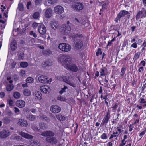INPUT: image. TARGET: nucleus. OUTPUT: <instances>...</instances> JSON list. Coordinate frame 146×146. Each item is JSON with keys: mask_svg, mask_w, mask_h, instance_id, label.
Listing matches in <instances>:
<instances>
[{"mask_svg": "<svg viewBox=\"0 0 146 146\" xmlns=\"http://www.w3.org/2000/svg\"><path fill=\"white\" fill-rule=\"evenodd\" d=\"M126 70V68L124 67H123L121 68V76H123Z\"/></svg>", "mask_w": 146, "mask_h": 146, "instance_id": "obj_43", "label": "nucleus"}, {"mask_svg": "<svg viewBox=\"0 0 146 146\" xmlns=\"http://www.w3.org/2000/svg\"><path fill=\"white\" fill-rule=\"evenodd\" d=\"M10 131L8 130H3L0 132V137L5 138L9 135Z\"/></svg>", "mask_w": 146, "mask_h": 146, "instance_id": "obj_9", "label": "nucleus"}, {"mask_svg": "<svg viewBox=\"0 0 146 146\" xmlns=\"http://www.w3.org/2000/svg\"><path fill=\"white\" fill-rule=\"evenodd\" d=\"M41 109L37 108H33L30 110V111L33 113H38L40 112Z\"/></svg>", "mask_w": 146, "mask_h": 146, "instance_id": "obj_25", "label": "nucleus"}, {"mask_svg": "<svg viewBox=\"0 0 146 146\" xmlns=\"http://www.w3.org/2000/svg\"><path fill=\"white\" fill-rule=\"evenodd\" d=\"M101 49L100 48H98L97 50V51L96 52V55L97 56H98L99 54L101 55L102 54V52L101 51Z\"/></svg>", "mask_w": 146, "mask_h": 146, "instance_id": "obj_49", "label": "nucleus"}, {"mask_svg": "<svg viewBox=\"0 0 146 146\" xmlns=\"http://www.w3.org/2000/svg\"><path fill=\"white\" fill-rule=\"evenodd\" d=\"M60 49L62 51L67 52L70 50L71 47L68 44L62 43L60 44L58 46Z\"/></svg>", "mask_w": 146, "mask_h": 146, "instance_id": "obj_4", "label": "nucleus"}, {"mask_svg": "<svg viewBox=\"0 0 146 146\" xmlns=\"http://www.w3.org/2000/svg\"><path fill=\"white\" fill-rule=\"evenodd\" d=\"M131 47H133L135 48H136L137 47V44L136 42L133 43L131 46Z\"/></svg>", "mask_w": 146, "mask_h": 146, "instance_id": "obj_57", "label": "nucleus"}, {"mask_svg": "<svg viewBox=\"0 0 146 146\" xmlns=\"http://www.w3.org/2000/svg\"><path fill=\"white\" fill-rule=\"evenodd\" d=\"M48 77L47 76L44 75H41L38 78L39 81L41 83H45L47 82L49 83L50 81L48 80H47Z\"/></svg>", "mask_w": 146, "mask_h": 146, "instance_id": "obj_10", "label": "nucleus"}, {"mask_svg": "<svg viewBox=\"0 0 146 146\" xmlns=\"http://www.w3.org/2000/svg\"><path fill=\"white\" fill-rule=\"evenodd\" d=\"M117 105L116 104H115L112 107V108L113 109V112H115V111L116 109L117 108Z\"/></svg>", "mask_w": 146, "mask_h": 146, "instance_id": "obj_55", "label": "nucleus"}, {"mask_svg": "<svg viewBox=\"0 0 146 146\" xmlns=\"http://www.w3.org/2000/svg\"><path fill=\"white\" fill-rule=\"evenodd\" d=\"M31 1H29L27 3V7L28 9H29V6L31 5Z\"/></svg>", "mask_w": 146, "mask_h": 146, "instance_id": "obj_59", "label": "nucleus"}, {"mask_svg": "<svg viewBox=\"0 0 146 146\" xmlns=\"http://www.w3.org/2000/svg\"><path fill=\"white\" fill-rule=\"evenodd\" d=\"M31 128L34 131H37L38 130V128L37 126L34 124L33 125L31 126Z\"/></svg>", "mask_w": 146, "mask_h": 146, "instance_id": "obj_50", "label": "nucleus"}, {"mask_svg": "<svg viewBox=\"0 0 146 146\" xmlns=\"http://www.w3.org/2000/svg\"><path fill=\"white\" fill-rule=\"evenodd\" d=\"M5 123H10V120L7 118H5L4 119Z\"/></svg>", "mask_w": 146, "mask_h": 146, "instance_id": "obj_60", "label": "nucleus"}, {"mask_svg": "<svg viewBox=\"0 0 146 146\" xmlns=\"http://www.w3.org/2000/svg\"><path fill=\"white\" fill-rule=\"evenodd\" d=\"M66 68L69 69L73 72H76L78 70V68L77 66L75 64H69V67H66Z\"/></svg>", "mask_w": 146, "mask_h": 146, "instance_id": "obj_16", "label": "nucleus"}, {"mask_svg": "<svg viewBox=\"0 0 146 146\" xmlns=\"http://www.w3.org/2000/svg\"><path fill=\"white\" fill-rule=\"evenodd\" d=\"M54 11L55 13L60 15L64 12V9L61 6L57 5L54 7Z\"/></svg>", "mask_w": 146, "mask_h": 146, "instance_id": "obj_8", "label": "nucleus"}, {"mask_svg": "<svg viewBox=\"0 0 146 146\" xmlns=\"http://www.w3.org/2000/svg\"><path fill=\"white\" fill-rule=\"evenodd\" d=\"M40 24L37 23H34L32 24V27L34 28L35 29L36 27H37L38 26H39V25Z\"/></svg>", "mask_w": 146, "mask_h": 146, "instance_id": "obj_52", "label": "nucleus"}, {"mask_svg": "<svg viewBox=\"0 0 146 146\" xmlns=\"http://www.w3.org/2000/svg\"><path fill=\"white\" fill-rule=\"evenodd\" d=\"M7 103L9 104L10 106H13V101L11 99H9L7 100Z\"/></svg>", "mask_w": 146, "mask_h": 146, "instance_id": "obj_46", "label": "nucleus"}, {"mask_svg": "<svg viewBox=\"0 0 146 146\" xmlns=\"http://www.w3.org/2000/svg\"><path fill=\"white\" fill-rule=\"evenodd\" d=\"M58 61L65 68L69 67V64L72 62L71 58L68 56H62L59 58Z\"/></svg>", "mask_w": 146, "mask_h": 146, "instance_id": "obj_2", "label": "nucleus"}, {"mask_svg": "<svg viewBox=\"0 0 146 146\" xmlns=\"http://www.w3.org/2000/svg\"><path fill=\"white\" fill-rule=\"evenodd\" d=\"M24 95L26 96H30L31 94L30 91L27 89H25L23 92Z\"/></svg>", "mask_w": 146, "mask_h": 146, "instance_id": "obj_32", "label": "nucleus"}, {"mask_svg": "<svg viewBox=\"0 0 146 146\" xmlns=\"http://www.w3.org/2000/svg\"><path fill=\"white\" fill-rule=\"evenodd\" d=\"M40 91L46 94L47 92H49L50 87L49 86L45 85H43L40 88Z\"/></svg>", "mask_w": 146, "mask_h": 146, "instance_id": "obj_13", "label": "nucleus"}, {"mask_svg": "<svg viewBox=\"0 0 146 146\" xmlns=\"http://www.w3.org/2000/svg\"><path fill=\"white\" fill-rule=\"evenodd\" d=\"M146 103V101L144 99L142 98L141 99V101L140 102V103Z\"/></svg>", "mask_w": 146, "mask_h": 146, "instance_id": "obj_63", "label": "nucleus"}, {"mask_svg": "<svg viewBox=\"0 0 146 146\" xmlns=\"http://www.w3.org/2000/svg\"><path fill=\"white\" fill-rule=\"evenodd\" d=\"M16 103L17 106L20 108L24 107L25 105V102L21 100H17Z\"/></svg>", "mask_w": 146, "mask_h": 146, "instance_id": "obj_15", "label": "nucleus"}, {"mask_svg": "<svg viewBox=\"0 0 146 146\" xmlns=\"http://www.w3.org/2000/svg\"><path fill=\"white\" fill-rule=\"evenodd\" d=\"M62 78L63 80V81L66 83H67V82L70 79L68 78H67L66 76H63L62 77Z\"/></svg>", "mask_w": 146, "mask_h": 146, "instance_id": "obj_51", "label": "nucleus"}, {"mask_svg": "<svg viewBox=\"0 0 146 146\" xmlns=\"http://www.w3.org/2000/svg\"><path fill=\"white\" fill-rule=\"evenodd\" d=\"M20 134L23 137L27 139H31L33 138L32 136L23 132L20 133Z\"/></svg>", "mask_w": 146, "mask_h": 146, "instance_id": "obj_22", "label": "nucleus"}, {"mask_svg": "<svg viewBox=\"0 0 146 146\" xmlns=\"http://www.w3.org/2000/svg\"><path fill=\"white\" fill-rule=\"evenodd\" d=\"M40 128L43 129H44L48 128V126L46 124L44 123L41 122L39 123Z\"/></svg>", "mask_w": 146, "mask_h": 146, "instance_id": "obj_31", "label": "nucleus"}, {"mask_svg": "<svg viewBox=\"0 0 146 146\" xmlns=\"http://www.w3.org/2000/svg\"><path fill=\"white\" fill-rule=\"evenodd\" d=\"M18 123L22 127H25L28 125L27 121L24 119H19L18 121Z\"/></svg>", "mask_w": 146, "mask_h": 146, "instance_id": "obj_20", "label": "nucleus"}, {"mask_svg": "<svg viewBox=\"0 0 146 146\" xmlns=\"http://www.w3.org/2000/svg\"><path fill=\"white\" fill-rule=\"evenodd\" d=\"M110 117V113L109 110L107 112L106 115L103 118L100 125L101 127L106 125Z\"/></svg>", "mask_w": 146, "mask_h": 146, "instance_id": "obj_5", "label": "nucleus"}, {"mask_svg": "<svg viewBox=\"0 0 146 146\" xmlns=\"http://www.w3.org/2000/svg\"><path fill=\"white\" fill-rule=\"evenodd\" d=\"M106 68H104L103 69H101L100 71V76H104L105 75V71Z\"/></svg>", "mask_w": 146, "mask_h": 146, "instance_id": "obj_39", "label": "nucleus"}, {"mask_svg": "<svg viewBox=\"0 0 146 146\" xmlns=\"http://www.w3.org/2000/svg\"><path fill=\"white\" fill-rule=\"evenodd\" d=\"M16 63L15 62H13L11 64V66L12 68H14L15 67Z\"/></svg>", "mask_w": 146, "mask_h": 146, "instance_id": "obj_58", "label": "nucleus"}, {"mask_svg": "<svg viewBox=\"0 0 146 146\" xmlns=\"http://www.w3.org/2000/svg\"><path fill=\"white\" fill-rule=\"evenodd\" d=\"M143 10L139 11L136 15V19L145 18L146 17V10L144 8H142Z\"/></svg>", "mask_w": 146, "mask_h": 146, "instance_id": "obj_6", "label": "nucleus"}, {"mask_svg": "<svg viewBox=\"0 0 146 146\" xmlns=\"http://www.w3.org/2000/svg\"><path fill=\"white\" fill-rule=\"evenodd\" d=\"M42 53L43 54L45 55L49 56L52 54V52L50 50L48 49L42 51Z\"/></svg>", "mask_w": 146, "mask_h": 146, "instance_id": "obj_29", "label": "nucleus"}, {"mask_svg": "<svg viewBox=\"0 0 146 146\" xmlns=\"http://www.w3.org/2000/svg\"><path fill=\"white\" fill-rule=\"evenodd\" d=\"M27 119L31 121H33L36 119V117L32 114L29 115L26 117Z\"/></svg>", "mask_w": 146, "mask_h": 146, "instance_id": "obj_27", "label": "nucleus"}, {"mask_svg": "<svg viewBox=\"0 0 146 146\" xmlns=\"http://www.w3.org/2000/svg\"><path fill=\"white\" fill-rule=\"evenodd\" d=\"M33 79L31 77H28L26 79L27 82L32 83L33 82Z\"/></svg>", "mask_w": 146, "mask_h": 146, "instance_id": "obj_37", "label": "nucleus"}, {"mask_svg": "<svg viewBox=\"0 0 146 146\" xmlns=\"http://www.w3.org/2000/svg\"><path fill=\"white\" fill-rule=\"evenodd\" d=\"M145 132H146V130H144V131H143L142 132H141V133H140L139 135V136L140 137H141L140 139V140L141 139L142 137L145 134Z\"/></svg>", "mask_w": 146, "mask_h": 146, "instance_id": "obj_56", "label": "nucleus"}, {"mask_svg": "<svg viewBox=\"0 0 146 146\" xmlns=\"http://www.w3.org/2000/svg\"><path fill=\"white\" fill-rule=\"evenodd\" d=\"M30 34L31 35H33V37L35 38L37 37V35L36 34V33L34 32L33 31H31L30 32Z\"/></svg>", "mask_w": 146, "mask_h": 146, "instance_id": "obj_47", "label": "nucleus"}, {"mask_svg": "<svg viewBox=\"0 0 146 146\" xmlns=\"http://www.w3.org/2000/svg\"><path fill=\"white\" fill-rule=\"evenodd\" d=\"M38 30L39 33L42 35H44L46 32V29L44 25H40L38 27Z\"/></svg>", "mask_w": 146, "mask_h": 146, "instance_id": "obj_14", "label": "nucleus"}, {"mask_svg": "<svg viewBox=\"0 0 146 146\" xmlns=\"http://www.w3.org/2000/svg\"><path fill=\"white\" fill-rule=\"evenodd\" d=\"M33 96L36 99L40 100L42 98V94L38 91L36 92L34 94Z\"/></svg>", "mask_w": 146, "mask_h": 146, "instance_id": "obj_23", "label": "nucleus"}, {"mask_svg": "<svg viewBox=\"0 0 146 146\" xmlns=\"http://www.w3.org/2000/svg\"><path fill=\"white\" fill-rule=\"evenodd\" d=\"M13 85L11 84L8 85L6 87V89L7 91H11L13 89Z\"/></svg>", "mask_w": 146, "mask_h": 146, "instance_id": "obj_34", "label": "nucleus"}, {"mask_svg": "<svg viewBox=\"0 0 146 146\" xmlns=\"http://www.w3.org/2000/svg\"><path fill=\"white\" fill-rule=\"evenodd\" d=\"M71 30V28L69 25H67L63 26L62 30V32L65 35H66Z\"/></svg>", "mask_w": 146, "mask_h": 146, "instance_id": "obj_12", "label": "nucleus"}, {"mask_svg": "<svg viewBox=\"0 0 146 146\" xmlns=\"http://www.w3.org/2000/svg\"><path fill=\"white\" fill-rule=\"evenodd\" d=\"M24 54H20L18 58L20 60H23L24 58Z\"/></svg>", "mask_w": 146, "mask_h": 146, "instance_id": "obj_53", "label": "nucleus"}, {"mask_svg": "<svg viewBox=\"0 0 146 146\" xmlns=\"http://www.w3.org/2000/svg\"><path fill=\"white\" fill-rule=\"evenodd\" d=\"M129 14L130 13L128 11L123 10L121 11L118 15L119 16V18H121L127 15L128 17V18H129L130 16Z\"/></svg>", "mask_w": 146, "mask_h": 146, "instance_id": "obj_17", "label": "nucleus"}, {"mask_svg": "<svg viewBox=\"0 0 146 146\" xmlns=\"http://www.w3.org/2000/svg\"><path fill=\"white\" fill-rule=\"evenodd\" d=\"M52 10L50 8L47 9L45 11V15L47 18H50L52 15Z\"/></svg>", "mask_w": 146, "mask_h": 146, "instance_id": "obj_24", "label": "nucleus"}, {"mask_svg": "<svg viewBox=\"0 0 146 146\" xmlns=\"http://www.w3.org/2000/svg\"><path fill=\"white\" fill-rule=\"evenodd\" d=\"M140 54V53L139 52L135 53L134 56V59H135L136 60L139 57Z\"/></svg>", "mask_w": 146, "mask_h": 146, "instance_id": "obj_40", "label": "nucleus"}, {"mask_svg": "<svg viewBox=\"0 0 146 146\" xmlns=\"http://www.w3.org/2000/svg\"><path fill=\"white\" fill-rule=\"evenodd\" d=\"M5 95V93L3 92H0V97L1 98H3Z\"/></svg>", "mask_w": 146, "mask_h": 146, "instance_id": "obj_64", "label": "nucleus"}, {"mask_svg": "<svg viewBox=\"0 0 146 146\" xmlns=\"http://www.w3.org/2000/svg\"><path fill=\"white\" fill-rule=\"evenodd\" d=\"M117 137V135H116L115 134H111V136L110 138V139L113 138L114 137Z\"/></svg>", "mask_w": 146, "mask_h": 146, "instance_id": "obj_61", "label": "nucleus"}, {"mask_svg": "<svg viewBox=\"0 0 146 146\" xmlns=\"http://www.w3.org/2000/svg\"><path fill=\"white\" fill-rule=\"evenodd\" d=\"M13 97L16 99L19 98L21 96L20 94L18 92H15L13 93Z\"/></svg>", "mask_w": 146, "mask_h": 146, "instance_id": "obj_33", "label": "nucleus"}, {"mask_svg": "<svg viewBox=\"0 0 146 146\" xmlns=\"http://www.w3.org/2000/svg\"><path fill=\"white\" fill-rule=\"evenodd\" d=\"M39 16L40 13L38 12L34 13L33 15V17L34 18L36 19L38 18Z\"/></svg>", "mask_w": 146, "mask_h": 146, "instance_id": "obj_35", "label": "nucleus"}, {"mask_svg": "<svg viewBox=\"0 0 146 146\" xmlns=\"http://www.w3.org/2000/svg\"><path fill=\"white\" fill-rule=\"evenodd\" d=\"M41 135L43 136L47 137L46 140L47 142L52 144H55L57 143L56 138L53 137L55 135L54 133L50 130H47L41 133Z\"/></svg>", "mask_w": 146, "mask_h": 146, "instance_id": "obj_1", "label": "nucleus"}, {"mask_svg": "<svg viewBox=\"0 0 146 146\" xmlns=\"http://www.w3.org/2000/svg\"><path fill=\"white\" fill-rule=\"evenodd\" d=\"M50 25L52 28L54 30L57 29L59 25V24L58 21L55 20L51 21Z\"/></svg>", "mask_w": 146, "mask_h": 146, "instance_id": "obj_18", "label": "nucleus"}, {"mask_svg": "<svg viewBox=\"0 0 146 146\" xmlns=\"http://www.w3.org/2000/svg\"><path fill=\"white\" fill-rule=\"evenodd\" d=\"M14 112L15 113H17V112H19V110L18 109V108L17 107H15L14 108Z\"/></svg>", "mask_w": 146, "mask_h": 146, "instance_id": "obj_62", "label": "nucleus"}, {"mask_svg": "<svg viewBox=\"0 0 146 146\" xmlns=\"http://www.w3.org/2000/svg\"><path fill=\"white\" fill-rule=\"evenodd\" d=\"M67 83L74 88H76V85L74 83V82L70 79L67 82Z\"/></svg>", "mask_w": 146, "mask_h": 146, "instance_id": "obj_30", "label": "nucleus"}, {"mask_svg": "<svg viewBox=\"0 0 146 146\" xmlns=\"http://www.w3.org/2000/svg\"><path fill=\"white\" fill-rule=\"evenodd\" d=\"M48 2L49 4H53L57 2V0H48Z\"/></svg>", "mask_w": 146, "mask_h": 146, "instance_id": "obj_45", "label": "nucleus"}, {"mask_svg": "<svg viewBox=\"0 0 146 146\" xmlns=\"http://www.w3.org/2000/svg\"><path fill=\"white\" fill-rule=\"evenodd\" d=\"M18 8L19 10L23 11V6L22 3H19L18 4Z\"/></svg>", "mask_w": 146, "mask_h": 146, "instance_id": "obj_42", "label": "nucleus"}, {"mask_svg": "<svg viewBox=\"0 0 146 146\" xmlns=\"http://www.w3.org/2000/svg\"><path fill=\"white\" fill-rule=\"evenodd\" d=\"M101 138L103 139H106L107 138L106 134L105 133H103L101 135Z\"/></svg>", "mask_w": 146, "mask_h": 146, "instance_id": "obj_44", "label": "nucleus"}, {"mask_svg": "<svg viewBox=\"0 0 146 146\" xmlns=\"http://www.w3.org/2000/svg\"><path fill=\"white\" fill-rule=\"evenodd\" d=\"M81 21L80 18L78 19L76 18H75L74 20V21L76 25H78L81 22Z\"/></svg>", "mask_w": 146, "mask_h": 146, "instance_id": "obj_36", "label": "nucleus"}, {"mask_svg": "<svg viewBox=\"0 0 146 146\" xmlns=\"http://www.w3.org/2000/svg\"><path fill=\"white\" fill-rule=\"evenodd\" d=\"M72 7L76 10H81L83 9V5L82 3H79L74 4Z\"/></svg>", "mask_w": 146, "mask_h": 146, "instance_id": "obj_11", "label": "nucleus"}, {"mask_svg": "<svg viewBox=\"0 0 146 146\" xmlns=\"http://www.w3.org/2000/svg\"><path fill=\"white\" fill-rule=\"evenodd\" d=\"M42 0H35V4L36 5H38L42 2Z\"/></svg>", "mask_w": 146, "mask_h": 146, "instance_id": "obj_54", "label": "nucleus"}, {"mask_svg": "<svg viewBox=\"0 0 146 146\" xmlns=\"http://www.w3.org/2000/svg\"><path fill=\"white\" fill-rule=\"evenodd\" d=\"M29 143L32 146H39L40 145L39 142L36 140H31L29 141Z\"/></svg>", "mask_w": 146, "mask_h": 146, "instance_id": "obj_19", "label": "nucleus"}, {"mask_svg": "<svg viewBox=\"0 0 146 146\" xmlns=\"http://www.w3.org/2000/svg\"><path fill=\"white\" fill-rule=\"evenodd\" d=\"M56 117L58 120L60 121H63L65 119V117L60 114L56 115Z\"/></svg>", "mask_w": 146, "mask_h": 146, "instance_id": "obj_28", "label": "nucleus"}, {"mask_svg": "<svg viewBox=\"0 0 146 146\" xmlns=\"http://www.w3.org/2000/svg\"><path fill=\"white\" fill-rule=\"evenodd\" d=\"M82 34H74L72 35V37L76 42L75 47L78 49H80L83 46V42L80 39L82 37Z\"/></svg>", "mask_w": 146, "mask_h": 146, "instance_id": "obj_3", "label": "nucleus"}, {"mask_svg": "<svg viewBox=\"0 0 146 146\" xmlns=\"http://www.w3.org/2000/svg\"><path fill=\"white\" fill-rule=\"evenodd\" d=\"M52 64V62L51 60H48L44 62L42 64V66L44 68L48 67Z\"/></svg>", "mask_w": 146, "mask_h": 146, "instance_id": "obj_21", "label": "nucleus"}, {"mask_svg": "<svg viewBox=\"0 0 146 146\" xmlns=\"http://www.w3.org/2000/svg\"><path fill=\"white\" fill-rule=\"evenodd\" d=\"M17 43L15 40L13 41L11 43L10 45V47L11 49L13 50L14 51L17 48Z\"/></svg>", "mask_w": 146, "mask_h": 146, "instance_id": "obj_26", "label": "nucleus"}, {"mask_svg": "<svg viewBox=\"0 0 146 146\" xmlns=\"http://www.w3.org/2000/svg\"><path fill=\"white\" fill-rule=\"evenodd\" d=\"M28 66V63L26 62H22L20 64V66L22 67L25 68Z\"/></svg>", "mask_w": 146, "mask_h": 146, "instance_id": "obj_38", "label": "nucleus"}, {"mask_svg": "<svg viewBox=\"0 0 146 146\" xmlns=\"http://www.w3.org/2000/svg\"><path fill=\"white\" fill-rule=\"evenodd\" d=\"M50 110L54 113H58L60 111L61 108L58 106L53 105L51 106Z\"/></svg>", "mask_w": 146, "mask_h": 146, "instance_id": "obj_7", "label": "nucleus"}, {"mask_svg": "<svg viewBox=\"0 0 146 146\" xmlns=\"http://www.w3.org/2000/svg\"><path fill=\"white\" fill-rule=\"evenodd\" d=\"M57 99L61 101H64L66 100L64 97L61 96H59L57 98Z\"/></svg>", "mask_w": 146, "mask_h": 146, "instance_id": "obj_48", "label": "nucleus"}, {"mask_svg": "<svg viewBox=\"0 0 146 146\" xmlns=\"http://www.w3.org/2000/svg\"><path fill=\"white\" fill-rule=\"evenodd\" d=\"M68 87L66 86H64V88H61V90L59 92V93L61 94H62L63 92H65V90Z\"/></svg>", "mask_w": 146, "mask_h": 146, "instance_id": "obj_41", "label": "nucleus"}]
</instances>
